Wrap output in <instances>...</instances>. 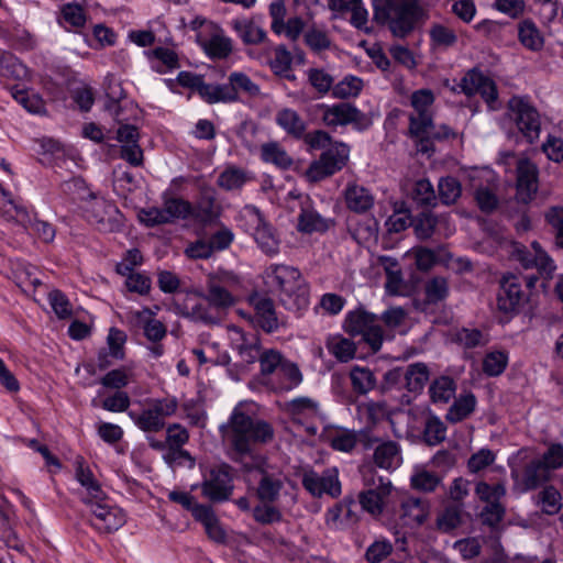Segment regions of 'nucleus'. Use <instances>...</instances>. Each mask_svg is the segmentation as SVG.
<instances>
[{
	"mask_svg": "<svg viewBox=\"0 0 563 563\" xmlns=\"http://www.w3.org/2000/svg\"><path fill=\"white\" fill-rule=\"evenodd\" d=\"M205 300L217 309H227L235 303L233 292L241 287L240 277L233 272L218 271L206 282Z\"/></svg>",
	"mask_w": 563,
	"mask_h": 563,
	"instance_id": "nucleus-10",
	"label": "nucleus"
},
{
	"mask_svg": "<svg viewBox=\"0 0 563 563\" xmlns=\"http://www.w3.org/2000/svg\"><path fill=\"white\" fill-rule=\"evenodd\" d=\"M412 199L423 207L435 206L437 196L432 184L424 178L417 180L412 189Z\"/></svg>",
	"mask_w": 563,
	"mask_h": 563,
	"instance_id": "nucleus-61",
	"label": "nucleus"
},
{
	"mask_svg": "<svg viewBox=\"0 0 563 563\" xmlns=\"http://www.w3.org/2000/svg\"><path fill=\"white\" fill-rule=\"evenodd\" d=\"M302 486L313 496H322L329 494L333 497L341 493V486L338 478L327 474L320 476L314 471L306 472L302 476Z\"/></svg>",
	"mask_w": 563,
	"mask_h": 563,
	"instance_id": "nucleus-27",
	"label": "nucleus"
},
{
	"mask_svg": "<svg viewBox=\"0 0 563 563\" xmlns=\"http://www.w3.org/2000/svg\"><path fill=\"white\" fill-rule=\"evenodd\" d=\"M163 205L170 222L177 219H187L192 212V206L183 198L164 197Z\"/></svg>",
	"mask_w": 563,
	"mask_h": 563,
	"instance_id": "nucleus-58",
	"label": "nucleus"
},
{
	"mask_svg": "<svg viewBox=\"0 0 563 563\" xmlns=\"http://www.w3.org/2000/svg\"><path fill=\"white\" fill-rule=\"evenodd\" d=\"M308 82L321 96L332 92L334 77L324 68L311 67L306 71Z\"/></svg>",
	"mask_w": 563,
	"mask_h": 563,
	"instance_id": "nucleus-49",
	"label": "nucleus"
},
{
	"mask_svg": "<svg viewBox=\"0 0 563 563\" xmlns=\"http://www.w3.org/2000/svg\"><path fill=\"white\" fill-rule=\"evenodd\" d=\"M399 460V446L394 441L380 443L374 452V462L380 468L389 470L397 465Z\"/></svg>",
	"mask_w": 563,
	"mask_h": 563,
	"instance_id": "nucleus-48",
	"label": "nucleus"
},
{
	"mask_svg": "<svg viewBox=\"0 0 563 563\" xmlns=\"http://www.w3.org/2000/svg\"><path fill=\"white\" fill-rule=\"evenodd\" d=\"M89 507V522L93 529L101 533H112L124 526L126 515L117 505L112 504L106 495L99 498H84Z\"/></svg>",
	"mask_w": 563,
	"mask_h": 563,
	"instance_id": "nucleus-9",
	"label": "nucleus"
},
{
	"mask_svg": "<svg viewBox=\"0 0 563 563\" xmlns=\"http://www.w3.org/2000/svg\"><path fill=\"white\" fill-rule=\"evenodd\" d=\"M538 505L541 510L550 516L556 515L562 509V496L554 486H545L538 494Z\"/></svg>",
	"mask_w": 563,
	"mask_h": 563,
	"instance_id": "nucleus-52",
	"label": "nucleus"
},
{
	"mask_svg": "<svg viewBox=\"0 0 563 563\" xmlns=\"http://www.w3.org/2000/svg\"><path fill=\"white\" fill-rule=\"evenodd\" d=\"M434 93L430 89H418L410 96L409 135L418 142L419 151L428 153L432 150V140L449 139L453 132L442 126L441 132L434 130L432 106Z\"/></svg>",
	"mask_w": 563,
	"mask_h": 563,
	"instance_id": "nucleus-3",
	"label": "nucleus"
},
{
	"mask_svg": "<svg viewBox=\"0 0 563 563\" xmlns=\"http://www.w3.org/2000/svg\"><path fill=\"white\" fill-rule=\"evenodd\" d=\"M350 147L344 143H335L313 161L305 173L310 183H318L340 172L349 162Z\"/></svg>",
	"mask_w": 563,
	"mask_h": 563,
	"instance_id": "nucleus-11",
	"label": "nucleus"
},
{
	"mask_svg": "<svg viewBox=\"0 0 563 563\" xmlns=\"http://www.w3.org/2000/svg\"><path fill=\"white\" fill-rule=\"evenodd\" d=\"M538 190V167L528 158H519L517 162V198L527 203Z\"/></svg>",
	"mask_w": 563,
	"mask_h": 563,
	"instance_id": "nucleus-22",
	"label": "nucleus"
},
{
	"mask_svg": "<svg viewBox=\"0 0 563 563\" xmlns=\"http://www.w3.org/2000/svg\"><path fill=\"white\" fill-rule=\"evenodd\" d=\"M195 519L203 525L206 533L212 541L221 544L227 542V532L211 507H198L195 510Z\"/></svg>",
	"mask_w": 563,
	"mask_h": 563,
	"instance_id": "nucleus-32",
	"label": "nucleus"
},
{
	"mask_svg": "<svg viewBox=\"0 0 563 563\" xmlns=\"http://www.w3.org/2000/svg\"><path fill=\"white\" fill-rule=\"evenodd\" d=\"M539 276L536 274H509L500 282L497 306L506 313L518 312L527 303Z\"/></svg>",
	"mask_w": 563,
	"mask_h": 563,
	"instance_id": "nucleus-6",
	"label": "nucleus"
},
{
	"mask_svg": "<svg viewBox=\"0 0 563 563\" xmlns=\"http://www.w3.org/2000/svg\"><path fill=\"white\" fill-rule=\"evenodd\" d=\"M441 221H446V217L438 218L429 211L419 213L413 220V229L417 238L420 240L431 238Z\"/></svg>",
	"mask_w": 563,
	"mask_h": 563,
	"instance_id": "nucleus-50",
	"label": "nucleus"
},
{
	"mask_svg": "<svg viewBox=\"0 0 563 563\" xmlns=\"http://www.w3.org/2000/svg\"><path fill=\"white\" fill-rule=\"evenodd\" d=\"M284 355L274 349L263 350L260 355V378L265 385L275 386L273 376L279 374L280 367L285 362Z\"/></svg>",
	"mask_w": 563,
	"mask_h": 563,
	"instance_id": "nucleus-31",
	"label": "nucleus"
},
{
	"mask_svg": "<svg viewBox=\"0 0 563 563\" xmlns=\"http://www.w3.org/2000/svg\"><path fill=\"white\" fill-rule=\"evenodd\" d=\"M222 441L232 451V457L238 459L250 454L255 444L267 443L274 438L273 427L253 417L250 406L238 404L228 421L219 427Z\"/></svg>",
	"mask_w": 563,
	"mask_h": 563,
	"instance_id": "nucleus-1",
	"label": "nucleus"
},
{
	"mask_svg": "<svg viewBox=\"0 0 563 563\" xmlns=\"http://www.w3.org/2000/svg\"><path fill=\"white\" fill-rule=\"evenodd\" d=\"M429 380V368L424 363L410 364L405 373V386L408 391L420 394Z\"/></svg>",
	"mask_w": 563,
	"mask_h": 563,
	"instance_id": "nucleus-44",
	"label": "nucleus"
},
{
	"mask_svg": "<svg viewBox=\"0 0 563 563\" xmlns=\"http://www.w3.org/2000/svg\"><path fill=\"white\" fill-rule=\"evenodd\" d=\"M251 472L257 481L256 496L262 503H275L284 487V475L279 467L260 461Z\"/></svg>",
	"mask_w": 563,
	"mask_h": 563,
	"instance_id": "nucleus-14",
	"label": "nucleus"
},
{
	"mask_svg": "<svg viewBox=\"0 0 563 563\" xmlns=\"http://www.w3.org/2000/svg\"><path fill=\"white\" fill-rule=\"evenodd\" d=\"M320 108L322 109V122L332 129L349 124H360L364 120V113L349 102H340L332 106L321 104Z\"/></svg>",
	"mask_w": 563,
	"mask_h": 563,
	"instance_id": "nucleus-18",
	"label": "nucleus"
},
{
	"mask_svg": "<svg viewBox=\"0 0 563 563\" xmlns=\"http://www.w3.org/2000/svg\"><path fill=\"white\" fill-rule=\"evenodd\" d=\"M163 460L172 468L184 466L194 468L196 465V460L183 448L169 446L166 453H163Z\"/></svg>",
	"mask_w": 563,
	"mask_h": 563,
	"instance_id": "nucleus-60",
	"label": "nucleus"
},
{
	"mask_svg": "<svg viewBox=\"0 0 563 563\" xmlns=\"http://www.w3.org/2000/svg\"><path fill=\"white\" fill-rule=\"evenodd\" d=\"M76 479L87 490L86 498H99L104 495L99 482L96 479L91 470L85 465L84 461H77Z\"/></svg>",
	"mask_w": 563,
	"mask_h": 563,
	"instance_id": "nucleus-46",
	"label": "nucleus"
},
{
	"mask_svg": "<svg viewBox=\"0 0 563 563\" xmlns=\"http://www.w3.org/2000/svg\"><path fill=\"white\" fill-rule=\"evenodd\" d=\"M475 495L481 501L490 504L499 501L503 497H505L506 487L501 483L489 485L486 482H478L475 486Z\"/></svg>",
	"mask_w": 563,
	"mask_h": 563,
	"instance_id": "nucleus-63",
	"label": "nucleus"
},
{
	"mask_svg": "<svg viewBox=\"0 0 563 563\" xmlns=\"http://www.w3.org/2000/svg\"><path fill=\"white\" fill-rule=\"evenodd\" d=\"M144 55L153 71L157 74H168L180 67L178 54L165 46H157L144 52Z\"/></svg>",
	"mask_w": 563,
	"mask_h": 563,
	"instance_id": "nucleus-26",
	"label": "nucleus"
},
{
	"mask_svg": "<svg viewBox=\"0 0 563 563\" xmlns=\"http://www.w3.org/2000/svg\"><path fill=\"white\" fill-rule=\"evenodd\" d=\"M518 40L528 49L537 52L543 47V36L536 23L526 19L518 25Z\"/></svg>",
	"mask_w": 563,
	"mask_h": 563,
	"instance_id": "nucleus-40",
	"label": "nucleus"
},
{
	"mask_svg": "<svg viewBox=\"0 0 563 563\" xmlns=\"http://www.w3.org/2000/svg\"><path fill=\"white\" fill-rule=\"evenodd\" d=\"M220 210L212 196L203 195L195 207L190 217L201 223H211L219 217Z\"/></svg>",
	"mask_w": 563,
	"mask_h": 563,
	"instance_id": "nucleus-47",
	"label": "nucleus"
},
{
	"mask_svg": "<svg viewBox=\"0 0 563 563\" xmlns=\"http://www.w3.org/2000/svg\"><path fill=\"white\" fill-rule=\"evenodd\" d=\"M454 339L464 349H475L485 346L489 341V335L476 328H462L456 331Z\"/></svg>",
	"mask_w": 563,
	"mask_h": 563,
	"instance_id": "nucleus-51",
	"label": "nucleus"
},
{
	"mask_svg": "<svg viewBox=\"0 0 563 563\" xmlns=\"http://www.w3.org/2000/svg\"><path fill=\"white\" fill-rule=\"evenodd\" d=\"M278 377L282 378V382L277 386H274L277 390H290L302 382V374L299 367L297 364L288 360H285L280 367Z\"/></svg>",
	"mask_w": 563,
	"mask_h": 563,
	"instance_id": "nucleus-54",
	"label": "nucleus"
},
{
	"mask_svg": "<svg viewBox=\"0 0 563 563\" xmlns=\"http://www.w3.org/2000/svg\"><path fill=\"white\" fill-rule=\"evenodd\" d=\"M343 330L351 336L361 335L374 353L383 345L384 330L378 323L377 316L363 308L346 313Z\"/></svg>",
	"mask_w": 563,
	"mask_h": 563,
	"instance_id": "nucleus-8",
	"label": "nucleus"
},
{
	"mask_svg": "<svg viewBox=\"0 0 563 563\" xmlns=\"http://www.w3.org/2000/svg\"><path fill=\"white\" fill-rule=\"evenodd\" d=\"M261 158L265 163L274 164L284 169L289 168L292 164V158L277 142H268L263 144L261 146Z\"/></svg>",
	"mask_w": 563,
	"mask_h": 563,
	"instance_id": "nucleus-45",
	"label": "nucleus"
},
{
	"mask_svg": "<svg viewBox=\"0 0 563 563\" xmlns=\"http://www.w3.org/2000/svg\"><path fill=\"white\" fill-rule=\"evenodd\" d=\"M275 121L288 135L300 140L306 132L307 125L300 114L290 108L280 109L276 113Z\"/></svg>",
	"mask_w": 563,
	"mask_h": 563,
	"instance_id": "nucleus-35",
	"label": "nucleus"
},
{
	"mask_svg": "<svg viewBox=\"0 0 563 563\" xmlns=\"http://www.w3.org/2000/svg\"><path fill=\"white\" fill-rule=\"evenodd\" d=\"M334 225L335 220L320 214L312 206L308 196L301 201L296 227L298 232L303 234H324Z\"/></svg>",
	"mask_w": 563,
	"mask_h": 563,
	"instance_id": "nucleus-17",
	"label": "nucleus"
},
{
	"mask_svg": "<svg viewBox=\"0 0 563 563\" xmlns=\"http://www.w3.org/2000/svg\"><path fill=\"white\" fill-rule=\"evenodd\" d=\"M197 41L205 53L212 59H224L233 51L232 40L223 34V31L216 27L210 37L198 35Z\"/></svg>",
	"mask_w": 563,
	"mask_h": 563,
	"instance_id": "nucleus-28",
	"label": "nucleus"
},
{
	"mask_svg": "<svg viewBox=\"0 0 563 563\" xmlns=\"http://www.w3.org/2000/svg\"><path fill=\"white\" fill-rule=\"evenodd\" d=\"M517 260L526 269L537 268L539 277L551 278L556 269L554 261L537 241L531 243V250L518 249Z\"/></svg>",
	"mask_w": 563,
	"mask_h": 563,
	"instance_id": "nucleus-19",
	"label": "nucleus"
},
{
	"mask_svg": "<svg viewBox=\"0 0 563 563\" xmlns=\"http://www.w3.org/2000/svg\"><path fill=\"white\" fill-rule=\"evenodd\" d=\"M332 8L351 11V24L358 30L368 31V11L362 0H338Z\"/></svg>",
	"mask_w": 563,
	"mask_h": 563,
	"instance_id": "nucleus-39",
	"label": "nucleus"
},
{
	"mask_svg": "<svg viewBox=\"0 0 563 563\" xmlns=\"http://www.w3.org/2000/svg\"><path fill=\"white\" fill-rule=\"evenodd\" d=\"M233 468L229 464H220L211 467L203 475L200 485L201 494L211 503H223L230 499L233 493Z\"/></svg>",
	"mask_w": 563,
	"mask_h": 563,
	"instance_id": "nucleus-12",
	"label": "nucleus"
},
{
	"mask_svg": "<svg viewBox=\"0 0 563 563\" xmlns=\"http://www.w3.org/2000/svg\"><path fill=\"white\" fill-rule=\"evenodd\" d=\"M178 409V400L174 396L148 398L140 411L130 410L128 416L134 424L145 433H157L166 428V420Z\"/></svg>",
	"mask_w": 563,
	"mask_h": 563,
	"instance_id": "nucleus-4",
	"label": "nucleus"
},
{
	"mask_svg": "<svg viewBox=\"0 0 563 563\" xmlns=\"http://www.w3.org/2000/svg\"><path fill=\"white\" fill-rule=\"evenodd\" d=\"M230 25L242 42L247 45L261 44L267 37L266 31L250 19H234L230 22Z\"/></svg>",
	"mask_w": 563,
	"mask_h": 563,
	"instance_id": "nucleus-34",
	"label": "nucleus"
},
{
	"mask_svg": "<svg viewBox=\"0 0 563 563\" xmlns=\"http://www.w3.org/2000/svg\"><path fill=\"white\" fill-rule=\"evenodd\" d=\"M463 504H453L444 508L437 519L438 528L450 532L462 523Z\"/></svg>",
	"mask_w": 563,
	"mask_h": 563,
	"instance_id": "nucleus-55",
	"label": "nucleus"
},
{
	"mask_svg": "<svg viewBox=\"0 0 563 563\" xmlns=\"http://www.w3.org/2000/svg\"><path fill=\"white\" fill-rule=\"evenodd\" d=\"M287 411L295 422L306 426L310 434H316L317 427L311 420L319 416V404L309 397H298L287 404Z\"/></svg>",
	"mask_w": 563,
	"mask_h": 563,
	"instance_id": "nucleus-23",
	"label": "nucleus"
},
{
	"mask_svg": "<svg viewBox=\"0 0 563 563\" xmlns=\"http://www.w3.org/2000/svg\"><path fill=\"white\" fill-rule=\"evenodd\" d=\"M456 384L450 376H440L432 380L429 386V394L432 402L446 404L455 395Z\"/></svg>",
	"mask_w": 563,
	"mask_h": 563,
	"instance_id": "nucleus-43",
	"label": "nucleus"
},
{
	"mask_svg": "<svg viewBox=\"0 0 563 563\" xmlns=\"http://www.w3.org/2000/svg\"><path fill=\"white\" fill-rule=\"evenodd\" d=\"M476 404L473 394L461 395L449 408L445 419L451 423L461 422L474 412Z\"/></svg>",
	"mask_w": 563,
	"mask_h": 563,
	"instance_id": "nucleus-41",
	"label": "nucleus"
},
{
	"mask_svg": "<svg viewBox=\"0 0 563 563\" xmlns=\"http://www.w3.org/2000/svg\"><path fill=\"white\" fill-rule=\"evenodd\" d=\"M0 190L4 198H7L8 203L11 206V209L8 210V212H11V210L14 211V214H11L13 219L25 228L30 227L34 234H36V236L43 242L49 243L54 240L56 232L53 224L37 219L33 220L25 207L11 199L10 195L3 189Z\"/></svg>",
	"mask_w": 563,
	"mask_h": 563,
	"instance_id": "nucleus-20",
	"label": "nucleus"
},
{
	"mask_svg": "<svg viewBox=\"0 0 563 563\" xmlns=\"http://www.w3.org/2000/svg\"><path fill=\"white\" fill-rule=\"evenodd\" d=\"M228 80L230 81L232 92L235 95V102L240 101L242 96L256 98L261 95L260 86L243 71L230 73Z\"/></svg>",
	"mask_w": 563,
	"mask_h": 563,
	"instance_id": "nucleus-37",
	"label": "nucleus"
},
{
	"mask_svg": "<svg viewBox=\"0 0 563 563\" xmlns=\"http://www.w3.org/2000/svg\"><path fill=\"white\" fill-rule=\"evenodd\" d=\"M508 364V355L501 351H493L483 360V372L488 376H499Z\"/></svg>",
	"mask_w": 563,
	"mask_h": 563,
	"instance_id": "nucleus-62",
	"label": "nucleus"
},
{
	"mask_svg": "<svg viewBox=\"0 0 563 563\" xmlns=\"http://www.w3.org/2000/svg\"><path fill=\"white\" fill-rule=\"evenodd\" d=\"M82 207L86 219L100 231H115L121 225L122 214L114 203L102 197L89 195Z\"/></svg>",
	"mask_w": 563,
	"mask_h": 563,
	"instance_id": "nucleus-13",
	"label": "nucleus"
},
{
	"mask_svg": "<svg viewBox=\"0 0 563 563\" xmlns=\"http://www.w3.org/2000/svg\"><path fill=\"white\" fill-rule=\"evenodd\" d=\"M254 218L256 227L253 233L257 246L266 255L273 256L279 252V239L276 236L274 229L264 222L262 214L255 210Z\"/></svg>",
	"mask_w": 563,
	"mask_h": 563,
	"instance_id": "nucleus-30",
	"label": "nucleus"
},
{
	"mask_svg": "<svg viewBox=\"0 0 563 563\" xmlns=\"http://www.w3.org/2000/svg\"><path fill=\"white\" fill-rule=\"evenodd\" d=\"M373 20L393 36L405 38L424 22L419 0H372Z\"/></svg>",
	"mask_w": 563,
	"mask_h": 563,
	"instance_id": "nucleus-2",
	"label": "nucleus"
},
{
	"mask_svg": "<svg viewBox=\"0 0 563 563\" xmlns=\"http://www.w3.org/2000/svg\"><path fill=\"white\" fill-rule=\"evenodd\" d=\"M424 295L428 303H438L444 300L449 295V284L446 278L434 276L424 285Z\"/></svg>",
	"mask_w": 563,
	"mask_h": 563,
	"instance_id": "nucleus-57",
	"label": "nucleus"
},
{
	"mask_svg": "<svg viewBox=\"0 0 563 563\" xmlns=\"http://www.w3.org/2000/svg\"><path fill=\"white\" fill-rule=\"evenodd\" d=\"M510 475L515 486L521 492L537 489L552 476L539 457L531 459L522 466L511 465Z\"/></svg>",
	"mask_w": 563,
	"mask_h": 563,
	"instance_id": "nucleus-15",
	"label": "nucleus"
},
{
	"mask_svg": "<svg viewBox=\"0 0 563 563\" xmlns=\"http://www.w3.org/2000/svg\"><path fill=\"white\" fill-rule=\"evenodd\" d=\"M251 180V173L236 166H229L219 175L217 184L225 191H233L242 189Z\"/></svg>",
	"mask_w": 563,
	"mask_h": 563,
	"instance_id": "nucleus-38",
	"label": "nucleus"
},
{
	"mask_svg": "<svg viewBox=\"0 0 563 563\" xmlns=\"http://www.w3.org/2000/svg\"><path fill=\"white\" fill-rule=\"evenodd\" d=\"M262 277L271 292L288 297L297 295L300 305L307 306L305 280L297 268L283 264H272L265 268Z\"/></svg>",
	"mask_w": 563,
	"mask_h": 563,
	"instance_id": "nucleus-7",
	"label": "nucleus"
},
{
	"mask_svg": "<svg viewBox=\"0 0 563 563\" xmlns=\"http://www.w3.org/2000/svg\"><path fill=\"white\" fill-rule=\"evenodd\" d=\"M344 200L349 210L364 213L374 206V196L369 189L356 183H350L344 189Z\"/></svg>",
	"mask_w": 563,
	"mask_h": 563,
	"instance_id": "nucleus-29",
	"label": "nucleus"
},
{
	"mask_svg": "<svg viewBox=\"0 0 563 563\" xmlns=\"http://www.w3.org/2000/svg\"><path fill=\"white\" fill-rule=\"evenodd\" d=\"M328 352L340 363H347L356 353L355 343L342 334H329L324 341Z\"/></svg>",
	"mask_w": 563,
	"mask_h": 563,
	"instance_id": "nucleus-33",
	"label": "nucleus"
},
{
	"mask_svg": "<svg viewBox=\"0 0 563 563\" xmlns=\"http://www.w3.org/2000/svg\"><path fill=\"white\" fill-rule=\"evenodd\" d=\"M133 380V373L128 367H120L108 372L101 379L100 384L107 388L120 390L126 387Z\"/></svg>",
	"mask_w": 563,
	"mask_h": 563,
	"instance_id": "nucleus-59",
	"label": "nucleus"
},
{
	"mask_svg": "<svg viewBox=\"0 0 563 563\" xmlns=\"http://www.w3.org/2000/svg\"><path fill=\"white\" fill-rule=\"evenodd\" d=\"M394 547L387 539L375 540L365 551V560L368 563H382L393 553Z\"/></svg>",
	"mask_w": 563,
	"mask_h": 563,
	"instance_id": "nucleus-64",
	"label": "nucleus"
},
{
	"mask_svg": "<svg viewBox=\"0 0 563 563\" xmlns=\"http://www.w3.org/2000/svg\"><path fill=\"white\" fill-rule=\"evenodd\" d=\"M391 489V483L379 477V483L375 488H369L360 494V505L371 515L378 516L383 512L385 501Z\"/></svg>",
	"mask_w": 563,
	"mask_h": 563,
	"instance_id": "nucleus-25",
	"label": "nucleus"
},
{
	"mask_svg": "<svg viewBox=\"0 0 563 563\" xmlns=\"http://www.w3.org/2000/svg\"><path fill=\"white\" fill-rule=\"evenodd\" d=\"M0 77L14 81H24L31 78V73L14 54L5 51L0 63Z\"/></svg>",
	"mask_w": 563,
	"mask_h": 563,
	"instance_id": "nucleus-36",
	"label": "nucleus"
},
{
	"mask_svg": "<svg viewBox=\"0 0 563 563\" xmlns=\"http://www.w3.org/2000/svg\"><path fill=\"white\" fill-rule=\"evenodd\" d=\"M350 380L352 389L358 395H366L373 390L377 384L373 371L368 367L355 365L350 371Z\"/></svg>",
	"mask_w": 563,
	"mask_h": 563,
	"instance_id": "nucleus-42",
	"label": "nucleus"
},
{
	"mask_svg": "<svg viewBox=\"0 0 563 563\" xmlns=\"http://www.w3.org/2000/svg\"><path fill=\"white\" fill-rule=\"evenodd\" d=\"M506 115L529 144L540 137L541 114L529 96H512L507 102Z\"/></svg>",
	"mask_w": 563,
	"mask_h": 563,
	"instance_id": "nucleus-5",
	"label": "nucleus"
},
{
	"mask_svg": "<svg viewBox=\"0 0 563 563\" xmlns=\"http://www.w3.org/2000/svg\"><path fill=\"white\" fill-rule=\"evenodd\" d=\"M460 87L466 96L479 95L489 110L499 109L498 90L495 81L481 70L472 69L462 78Z\"/></svg>",
	"mask_w": 563,
	"mask_h": 563,
	"instance_id": "nucleus-16",
	"label": "nucleus"
},
{
	"mask_svg": "<svg viewBox=\"0 0 563 563\" xmlns=\"http://www.w3.org/2000/svg\"><path fill=\"white\" fill-rule=\"evenodd\" d=\"M446 437V426L444 422L437 416L428 417L424 430H423V439L429 445H438L445 440Z\"/></svg>",
	"mask_w": 563,
	"mask_h": 563,
	"instance_id": "nucleus-56",
	"label": "nucleus"
},
{
	"mask_svg": "<svg viewBox=\"0 0 563 563\" xmlns=\"http://www.w3.org/2000/svg\"><path fill=\"white\" fill-rule=\"evenodd\" d=\"M363 80L360 77L347 75L338 84H334L332 96L338 99L355 98L363 89Z\"/></svg>",
	"mask_w": 563,
	"mask_h": 563,
	"instance_id": "nucleus-53",
	"label": "nucleus"
},
{
	"mask_svg": "<svg viewBox=\"0 0 563 563\" xmlns=\"http://www.w3.org/2000/svg\"><path fill=\"white\" fill-rule=\"evenodd\" d=\"M249 303L254 310L253 322L267 333L279 328L274 301L265 295L254 292L249 297Z\"/></svg>",
	"mask_w": 563,
	"mask_h": 563,
	"instance_id": "nucleus-21",
	"label": "nucleus"
},
{
	"mask_svg": "<svg viewBox=\"0 0 563 563\" xmlns=\"http://www.w3.org/2000/svg\"><path fill=\"white\" fill-rule=\"evenodd\" d=\"M430 512L429 503L421 498L409 497L401 501L399 521L404 527L415 528L421 526Z\"/></svg>",
	"mask_w": 563,
	"mask_h": 563,
	"instance_id": "nucleus-24",
	"label": "nucleus"
}]
</instances>
